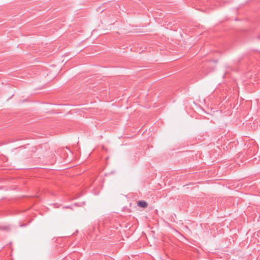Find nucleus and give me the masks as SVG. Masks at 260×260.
I'll return each instance as SVG.
<instances>
[{"mask_svg": "<svg viewBox=\"0 0 260 260\" xmlns=\"http://www.w3.org/2000/svg\"><path fill=\"white\" fill-rule=\"evenodd\" d=\"M137 205L140 207L146 208L148 206V203L145 201H139L137 202Z\"/></svg>", "mask_w": 260, "mask_h": 260, "instance_id": "f257e3e1", "label": "nucleus"}, {"mask_svg": "<svg viewBox=\"0 0 260 260\" xmlns=\"http://www.w3.org/2000/svg\"><path fill=\"white\" fill-rule=\"evenodd\" d=\"M63 208H70V206H66V207H64Z\"/></svg>", "mask_w": 260, "mask_h": 260, "instance_id": "f03ea898", "label": "nucleus"}, {"mask_svg": "<svg viewBox=\"0 0 260 260\" xmlns=\"http://www.w3.org/2000/svg\"><path fill=\"white\" fill-rule=\"evenodd\" d=\"M21 226H25V224H23L21 225Z\"/></svg>", "mask_w": 260, "mask_h": 260, "instance_id": "7ed1b4c3", "label": "nucleus"}]
</instances>
